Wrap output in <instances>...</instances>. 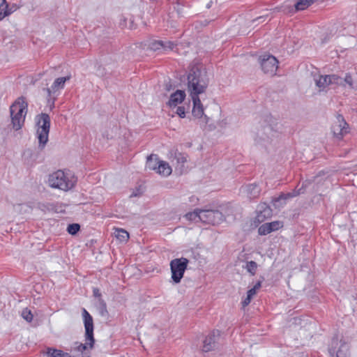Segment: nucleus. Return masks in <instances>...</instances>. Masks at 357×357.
<instances>
[{"label": "nucleus", "instance_id": "obj_3", "mask_svg": "<svg viewBox=\"0 0 357 357\" xmlns=\"http://www.w3.org/2000/svg\"><path fill=\"white\" fill-rule=\"evenodd\" d=\"M277 123L272 116H266L259 123L257 128L255 142L259 144L270 143L277 135Z\"/></svg>", "mask_w": 357, "mask_h": 357}, {"label": "nucleus", "instance_id": "obj_39", "mask_svg": "<svg viewBox=\"0 0 357 357\" xmlns=\"http://www.w3.org/2000/svg\"><path fill=\"white\" fill-rule=\"evenodd\" d=\"M142 194V191L141 189H137L135 191H133L131 194L130 197H137Z\"/></svg>", "mask_w": 357, "mask_h": 357}, {"label": "nucleus", "instance_id": "obj_43", "mask_svg": "<svg viewBox=\"0 0 357 357\" xmlns=\"http://www.w3.org/2000/svg\"><path fill=\"white\" fill-rule=\"evenodd\" d=\"M181 158L182 160H183V159H184V158H183V157H181ZM182 162H183L184 161H183V160H182Z\"/></svg>", "mask_w": 357, "mask_h": 357}, {"label": "nucleus", "instance_id": "obj_14", "mask_svg": "<svg viewBox=\"0 0 357 357\" xmlns=\"http://www.w3.org/2000/svg\"><path fill=\"white\" fill-rule=\"evenodd\" d=\"M220 333L218 331H213L204 340L203 349L204 352H208L213 350L219 339Z\"/></svg>", "mask_w": 357, "mask_h": 357}, {"label": "nucleus", "instance_id": "obj_2", "mask_svg": "<svg viewBox=\"0 0 357 357\" xmlns=\"http://www.w3.org/2000/svg\"><path fill=\"white\" fill-rule=\"evenodd\" d=\"M77 183V178L70 170H57L48 176L47 183L52 188L68 192L73 189Z\"/></svg>", "mask_w": 357, "mask_h": 357}, {"label": "nucleus", "instance_id": "obj_8", "mask_svg": "<svg viewBox=\"0 0 357 357\" xmlns=\"http://www.w3.org/2000/svg\"><path fill=\"white\" fill-rule=\"evenodd\" d=\"M314 80L319 91H324L329 86L343 85L342 78L335 74L319 75Z\"/></svg>", "mask_w": 357, "mask_h": 357}, {"label": "nucleus", "instance_id": "obj_18", "mask_svg": "<svg viewBox=\"0 0 357 357\" xmlns=\"http://www.w3.org/2000/svg\"><path fill=\"white\" fill-rule=\"evenodd\" d=\"M241 190L250 199L258 197L261 192V188L257 183L245 185L241 188Z\"/></svg>", "mask_w": 357, "mask_h": 357}, {"label": "nucleus", "instance_id": "obj_30", "mask_svg": "<svg viewBox=\"0 0 357 357\" xmlns=\"http://www.w3.org/2000/svg\"><path fill=\"white\" fill-rule=\"evenodd\" d=\"M22 317L28 322H31L33 319V314L31 310H29L28 308H24L22 310Z\"/></svg>", "mask_w": 357, "mask_h": 357}, {"label": "nucleus", "instance_id": "obj_22", "mask_svg": "<svg viewBox=\"0 0 357 357\" xmlns=\"http://www.w3.org/2000/svg\"><path fill=\"white\" fill-rule=\"evenodd\" d=\"M47 357H71L68 353H64L61 350L50 349L47 351Z\"/></svg>", "mask_w": 357, "mask_h": 357}, {"label": "nucleus", "instance_id": "obj_25", "mask_svg": "<svg viewBox=\"0 0 357 357\" xmlns=\"http://www.w3.org/2000/svg\"><path fill=\"white\" fill-rule=\"evenodd\" d=\"M343 85H341L343 87H346L347 85L350 89H354V79L351 74L347 73L344 78L342 79Z\"/></svg>", "mask_w": 357, "mask_h": 357}, {"label": "nucleus", "instance_id": "obj_16", "mask_svg": "<svg viewBox=\"0 0 357 357\" xmlns=\"http://www.w3.org/2000/svg\"><path fill=\"white\" fill-rule=\"evenodd\" d=\"M185 98V91L182 90H176L174 93L171 94L167 105L169 109L174 110L179 104L183 102Z\"/></svg>", "mask_w": 357, "mask_h": 357}, {"label": "nucleus", "instance_id": "obj_21", "mask_svg": "<svg viewBox=\"0 0 357 357\" xmlns=\"http://www.w3.org/2000/svg\"><path fill=\"white\" fill-rule=\"evenodd\" d=\"M257 264L254 261H247L245 266H243L245 269L251 275H255L257 269Z\"/></svg>", "mask_w": 357, "mask_h": 357}, {"label": "nucleus", "instance_id": "obj_31", "mask_svg": "<svg viewBox=\"0 0 357 357\" xmlns=\"http://www.w3.org/2000/svg\"><path fill=\"white\" fill-rule=\"evenodd\" d=\"M80 226L78 224H70L68 226L67 231L69 234L75 235L79 230Z\"/></svg>", "mask_w": 357, "mask_h": 357}, {"label": "nucleus", "instance_id": "obj_12", "mask_svg": "<svg viewBox=\"0 0 357 357\" xmlns=\"http://www.w3.org/2000/svg\"><path fill=\"white\" fill-rule=\"evenodd\" d=\"M259 62L261 70L265 74L271 76L275 74L278 68V61L275 56L269 54L261 56Z\"/></svg>", "mask_w": 357, "mask_h": 357}, {"label": "nucleus", "instance_id": "obj_9", "mask_svg": "<svg viewBox=\"0 0 357 357\" xmlns=\"http://www.w3.org/2000/svg\"><path fill=\"white\" fill-rule=\"evenodd\" d=\"M349 132V126L344 117L340 114L337 115L331 126L333 137L336 140L340 141Z\"/></svg>", "mask_w": 357, "mask_h": 357}, {"label": "nucleus", "instance_id": "obj_4", "mask_svg": "<svg viewBox=\"0 0 357 357\" xmlns=\"http://www.w3.org/2000/svg\"><path fill=\"white\" fill-rule=\"evenodd\" d=\"M188 90L191 98H199V95L205 92L208 82L199 70H192L188 76Z\"/></svg>", "mask_w": 357, "mask_h": 357}, {"label": "nucleus", "instance_id": "obj_5", "mask_svg": "<svg viewBox=\"0 0 357 357\" xmlns=\"http://www.w3.org/2000/svg\"><path fill=\"white\" fill-rule=\"evenodd\" d=\"M10 116L13 128L15 130L21 129L27 113V103L23 98H19L10 106Z\"/></svg>", "mask_w": 357, "mask_h": 357}, {"label": "nucleus", "instance_id": "obj_28", "mask_svg": "<svg viewBox=\"0 0 357 357\" xmlns=\"http://www.w3.org/2000/svg\"><path fill=\"white\" fill-rule=\"evenodd\" d=\"M271 215V210L268 206H266L263 211H260L257 215V219L259 221H263L264 218L269 217Z\"/></svg>", "mask_w": 357, "mask_h": 357}, {"label": "nucleus", "instance_id": "obj_34", "mask_svg": "<svg viewBox=\"0 0 357 357\" xmlns=\"http://www.w3.org/2000/svg\"><path fill=\"white\" fill-rule=\"evenodd\" d=\"M174 109V113L179 117L184 118L185 116V109L183 106H177Z\"/></svg>", "mask_w": 357, "mask_h": 357}, {"label": "nucleus", "instance_id": "obj_19", "mask_svg": "<svg viewBox=\"0 0 357 357\" xmlns=\"http://www.w3.org/2000/svg\"><path fill=\"white\" fill-rule=\"evenodd\" d=\"M114 234L115 237L121 243L126 242L129 238V234L123 229H116Z\"/></svg>", "mask_w": 357, "mask_h": 357}, {"label": "nucleus", "instance_id": "obj_41", "mask_svg": "<svg viewBox=\"0 0 357 357\" xmlns=\"http://www.w3.org/2000/svg\"><path fill=\"white\" fill-rule=\"evenodd\" d=\"M103 136H104L105 137H106L107 139H112V138H113V137H114V136H113L112 135H110V134L109 133V130H107V131L105 132V133L103 135Z\"/></svg>", "mask_w": 357, "mask_h": 357}, {"label": "nucleus", "instance_id": "obj_33", "mask_svg": "<svg viewBox=\"0 0 357 357\" xmlns=\"http://www.w3.org/2000/svg\"><path fill=\"white\" fill-rule=\"evenodd\" d=\"M99 312L102 316H104L107 313L106 303L102 298H100L99 300Z\"/></svg>", "mask_w": 357, "mask_h": 357}, {"label": "nucleus", "instance_id": "obj_17", "mask_svg": "<svg viewBox=\"0 0 357 357\" xmlns=\"http://www.w3.org/2000/svg\"><path fill=\"white\" fill-rule=\"evenodd\" d=\"M301 193H303L302 188H300L298 190H294L293 192L287 194H282L280 196L273 199V206L276 208H280L286 204V201L288 199L294 197Z\"/></svg>", "mask_w": 357, "mask_h": 357}, {"label": "nucleus", "instance_id": "obj_35", "mask_svg": "<svg viewBox=\"0 0 357 357\" xmlns=\"http://www.w3.org/2000/svg\"><path fill=\"white\" fill-rule=\"evenodd\" d=\"M267 224L268 226H270V229H271V231L278 230L279 228L282 227V222H279V221L268 222Z\"/></svg>", "mask_w": 357, "mask_h": 357}, {"label": "nucleus", "instance_id": "obj_11", "mask_svg": "<svg viewBox=\"0 0 357 357\" xmlns=\"http://www.w3.org/2000/svg\"><path fill=\"white\" fill-rule=\"evenodd\" d=\"M199 220L211 225H217L224 221V215L219 210H199Z\"/></svg>", "mask_w": 357, "mask_h": 357}, {"label": "nucleus", "instance_id": "obj_32", "mask_svg": "<svg viewBox=\"0 0 357 357\" xmlns=\"http://www.w3.org/2000/svg\"><path fill=\"white\" fill-rule=\"evenodd\" d=\"M347 351V346L344 344H342L340 348L336 351V357H345Z\"/></svg>", "mask_w": 357, "mask_h": 357}, {"label": "nucleus", "instance_id": "obj_13", "mask_svg": "<svg viewBox=\"0 0 357 357\" xmlns=\"http://www.w3.org/2000/svg\"><path fill=\"white\" fill-rule=\"evenodd\" d=\"M70 79V76L59 77L54 80L50 88L45 89L47 93L49 100L52 98L53 99V101L54 100L56 96H58L59 91L64 87L66 82L68 81Z\"/></svg>", "mask_w": 357, "mask_h": 357}, {"label": "nucleus", "instance_id": "obj_7", "mask_svg": "<svg viewBox=\"0 0 357 357\" xmlns=\"http://www.w3.org/2000/svg\"><path fill=\"white\" fill-rule=\"evenodd\" d=\"M188 259L184 257L174 259L170 261L172 279L174 282L178 284L183 277L185 271L188 264Z\"/></svg>", "mask_w": 357, "mask_h": 357}, {"label": "nucleus", "instance_id": "obj_36", "mask_svg": "<svg viewBox=\"0 0 357 357\" xmlns=\"http://www.w3.org/2000/svg\"><path fill=\"white\" fill-rule=\"evenodd\" d=\"M164 43L166 45V48H164L165 50H172L174 47L175 46V44L173 42L171 41H165Z\"/></svg>", "mask_w": 357, "mask_h": 357}, {"label": "nucleus", "instance_id": "obj_26", "mask_svg": "<svg viewBox=\"0 0 357 357\" xmlns=\"http://www.w3.org/2000/svg\"><path fill=\"white\" fill-rule=\"evenodd\" d=\"M218 210L222 212L224 215V220H225L226 217L231 215L234 212L232 207L229 204L222 205L220 206V209Z\"/></svg>", "mask_w": 357, "mask_h": 357}, {"label": "nucleus", "instance_id": "obj_23", "mask_svg": "<svg viewBox=\"0 0 357 357\" xmlns=\"http://www.w3.org/2000/svg\"><path fill=\"white\" fill-rule=\"evenodd\" d=\"M6 0H0V20L10 14Z\"/></svg>", "mask_w": 357, "mask_h": 357}, {"label": "nucleus", "instance_id": "obj_29", "mask_svg": "<svg viewBox=\"0 0 357 357\" xmlns=\"http://www.w3.org/2000/svg\"><path fill=\"white\" fill-rule=\"evenodd\" d=\"M258 232L260 235H266L271 232V229L267 223H265L259 227Z\"/></svg>", "mask_w": 357, "mask_h": 357}, {"label": "nucleus", "instance_id": "obj_24", "mask_svg": "<svg viewBox=\"0 0 357 357\" xmlns=\"http://www.w3.org/2000/svg\"><path fill=\"white\" fill-rule=\"evenodd\" d=\"M150 48L153 51H157L160 49L166 48V45L164 43V41L162 40H153L149 44Z\"/></svg>", "mask_w": 357, "mask_h": 357}, {"label": "nucleus", "instance_id": "obj_20", "mask_svg": "<svg viewBox=\"0 0 357 357\" xmlns=\"http://www.w3.org/2000/svg\"><path fill=\"white\" fill-rule=\"evenodd\" d=\"M316 1L317 0H297L294 6L296 10H303L308 8Z\"/></svg>", "mask_w": 357, "mask_h": 357}, {"label": "nucleus", "instance_id": "obj_27", "mask_svg": "<svg viewBox=\"0 0 357 357\" xmlns=\"http://www.w3.org/2000/svg\"><path fill=\"white\" fill-rule=\"evenodd\" d=\"M185 218L190 221L199 220V210H195L192 212L188 213L185 214Z\"/></svg>", "mask_w": 357, "mask_h": 357}, {"label": "nucleus", "instance_id": "obj_6", "mask_svg": "<svg viewBox=\"0 0 357 357\" xmlns=\"http://www.w3.org/2000/svg\"><path fill=\"white\" fill-rule=\"evenodd\" d=\"M36 137L39 146L43 147L48 141L50 129V118L47 114L42 113L36 117Z\"/></svg>", "mask_w": 357, "mask_h": 357}, {"label": "nucleus", "instance_id": "obj_10", "mask_svg": "<svg viewBox=\"0 0 357 357\" xmlns=\"http://www.w3.org/2000/svg\"><path fill=\"white\" fill-rule=\"evenodd\" d=\"M146 167L155 171L162 176H167L172 173L169 165L165 161L158 160L157 158H147Z\"/></svg>", "mask_w": 357, "mask_h": 357}, {"label": "nucleus", "instance_id": "obj_38", "mask_svg": "<svg viewBox=\"0 0 357 357\" xmlns=\"http://www.w3.org/2000/svg\"><path fill=\"white\" fill-rule=\"evenodd\" d=\"M93 296L98 298V301L100 298H101V294L100 292V290L97 288L93 289Z\"/></svg>", "mask_w": 357, "mask_h": 357}, {"label": "nucleus", "instance_id": "obj_37", "mask_svg": "<svg viewBox=\"0 0 357 357\" xmlns=\"http://www.w3.org/2000/svg\"><path fill=\"white\" fill-rule=\"evenodd\" d=\"M252 297L247 295L246 298L242 301V305L243 307H245L250 304L252 300Z\"/></svg>", "mask_w": 357, "mask_h": 357}, {"label": "nucleus", "instance_id": "obj_40", "mask_svg": "<svg viewBox=\"0 0 357 357\" xmlns=\"http://www.w3.org/2000/svg\"><path fill=\"white\" fill-rule=\"evenodd\" d=\"M256 293L257 291L255 289L251 288L248 291L247 295L252 298L256 294Z\"/></svg>", "mask_w": 357, "mask_h": 357}, {"label": "nucleus", "instance_id": "obj_1", "mask_svg": "<svg viewBox=\"0 0 357 357\" xmlns=\"http://www.w3.org/2000/svg\"><path fill=\"white\" fill-rule=\"evenodd\" d=\"M82 318L85 328V344L76 342L73 347L75 352H78L76 357H89L86 352L88 348L92 349L95 342L93 337V321L92 317L85 309H82Z\"/></svg>", "mask_w": 357, "mask_h": 357}, {"label": "nucleus", "instance_id": "obj_42", "mask_svg": "<svg viewBox=\"0 0 357 357\" xmlns=\"http://www.w3.org/2000/svg\"><path fill=\"white\" fill-rule=\"evenodd\" d=\"M261 286V282H258L257 283L255 284V285L252 287L253 289H255L256 291H257Z\"/></svg>", "mask_w": 357, "mask_h": 357}, {"label": "nucleus", "instance_id": "obj_15", "mask_svg": "<svg viewBox=\"0 0 357 357\" xmlns=\"http://www.w3.org/2000/svg\"><path fill=\"white\" fill-rule=\"evenodd\" d=\"M193 107L192 114L196 119H200L203 123L207 122V117L204 115V107L199 98H192Z\"/></svg>", "mask_w": 357, "mask_h": 357}]
</instances>
